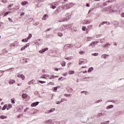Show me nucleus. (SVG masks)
<instances>
[{"label": "nucleus", "mask_w": 124, "mask_h": 124, "mask_svg": "<svg viewBox=\"0 0 124 124\" xmlns=\"http://www.w3.org/2000/svg\"><path fill=\"white\" fill-rule=\"evenodd\" d=\"M7 104H5L3 108H2V110L4 111V110H5L6 109H7Z\"/></svg>", "instance_id": "obj_15"}, {"label": "nucleus", "mask_w": 124, "mask_h": 124, "mask_svg": "<svg viewBox=\"0 0 124 124\" xmlns=\"http://www.w3.org/2000/svg\"><path fill=\"white\" fill-rule=\"evenodd\" d=\"M2 2L3 3H6V2H7V0H2Z\"/></svg>", "instance_id": "obj_37"}, {"label": "nucleus", "mask_w": 124, "mask_h": 124, "mask_svg": "<svg viewBox=\"0 0 124 124\" xmlns=\"http://www.w3.org/2000/svg\"><path fill=\"white\" fill-rule=\"evenodd\" d=\"M79 54H80V55H84V54H85V51H79Z\"/></svg>", "instance_id": "obj_30"}, {"label": "nucleus", "mask_w": 124, "mask_h": 124, "mask_svg": "<svg viewBox=\"0 0 124 124\" xmlns=\"http://www.w3.org/2000/svg\"><path fill=\"white\" fill-rule=\"evenodd\" d=\"M11 103H13V104H15V98H13L11 99Z\"/></svg>", "instance_id": "obj_23"}, {"label": "nucleus", "mask_w": 124, "mask_h": 124, "mask_svg": "<svg viewBox=\"0 0 124 124\" xmlns=\"http://www.w3.org/2000/svg\"><path fill=\"white\" fill-rule=\"evenodd\" d=\"M88 93V92H87L86 91H82L81 92V93Z\"/></svg>", "instance_id": "obj_46"}, {"label": "nucleus", "mask_w": 124, "mask_h": 124, "mask_svg": "<svg viewBox=\"0 0 124 124\" xmlns=\"http://www.w3.org/2000/svg\"><path fill=\"white\" fill-rule=\"evenodd\" d=\"M86 33H89V31H88V29L86 30Z\"/></svg>", "instance_id": "obj_57"}, {"label": "nucleus", "mask_w": 124, "mask_h": 124, "mask_svg": "<svg viewBox=\"0 0 124 124\" xmlns=\"http://www.w3.org/2000/svg\"><path fill=\"white\" fill-rule=\"evenodd\" d=\"M55 108H52L49 110V112L51 113L52 112H54L55 111Z\"/></svg>", "instance_id": "obj_31"}, {"label": "nucleus", "mask_w": 124, "mask_h": 124, "mask_svg": "<svg viewBox=\"0 0 124 124\" xmlns=\"http://www.w3.org/2000/svg\"><path fill=\"white\" fill-rule=\"evenodd\" d=\"M97 43H98L97 42H93L91 44V45H94H94L97 44Z\"/></svg>", "instance_id": "obj_29"}, {"label": "nucleus", "mask_w": 124, "mask_h": 124, "mask_svg": "<svg viewBox=\"0 0 124 124\" xmlns=\"http://www.w3.org/2000/svg\"><path fill=\"white\" fill-rule=\"evenodd\" d=\"M93 67H91V68H90L89 69H88V72H92V71H93Z\"/></svg>", "instance_id": "obj_22"}, {"label": "nucleus", "mask_w": 124, "mask_h": 124, "mask_svg": "<svg viewBox=\"0 0 124 124\" xmlns=\"http://www.w3.org/2000/svg\"><path fill=\"white\" fill-rule=\"evenodd\" d=\"M39 83H40V84H44V83H46V81L39 80Z\"/></svg>", "instance_id": "obj_32"}, {"label": "nucleus", "mask_w": 124, "mask_h": 124, "mask_svg": "<svg viewBox=\"0 0 124 124\" xmlns=\"http://www.w3.org/2000/svg\"><path fill=\"white\" fill-rule=\"evenodd\" d=\"M74 73H75V72L74 71H69L68 72V74L70 75L74 74Z\"/></svg>", "instance_id": "obj_24"}, {"label": "nucleus", "mask_w": 124, "mask_h": 124, "mask_svg": "<svg viewBox=\"0 0 124 124\" xmlns=\"http://www.w3.org/2000/svg\"><path fill=\"white\" fill-rule=\"evenodd\" d=\"M58 36L62 37V36L63 34H62V33H60V32H59V33H58Z\"/></svg>", "instance_id": "obj_35"}, {"label": "nucleus", "mask_w": 124, "mask_h": 124, "mask_svg": "<svg viewBox=\"0 0 124 124\" xmlns=\"http://www.w3.org/2000/svg\"><path fill=\"white\" fill-rule=\"evenodd\" d=\"M22 98H24V99H26L27 97H28V94L27 93H23L22 95Z\"/></svg>", "instance_id": "obj_10"}, {"label": "nucleus", "mask_w": 124, "mask_h": 124, "mask_svg": "<svg viewBox=\"0 0 124 124\" xmlns=\"http://www.w3.org/2000/svg\"><path fill=\"white\" fill-rule=\"evenodd\" d=\"M87 67L86 66H82V68H86Z\"/></svg>", "instance_id": "obj_61"}, {"label": "nucleus", "mask_w": 124, "mask_h": 124, "mask_svg": "<svg viewBox=\"0 0 124 124\" xmlns=\"http://www.w3.org/2000/svg\"><path fill=\"white\" fill-rule=\"evenodd\" d=\"M0 119L1 120H4V119H7V116L1 115L0 116Z\"/></svg>", "instance_id": "obj_12"}, {"label": "nucleus", "mask_w": 124, "mask_h": 124, "mask_svg": "<svg viewBox=\"0 0 124 124\" xmlns=\"http://www.w3.org/2000/svg\"><path fill=\"white\" fill-rule=\"evenodd\" d=\"M107 25H110V22H107Z\"/></svg>", "instance_id": "obj_59"}, {"label": "nucleus", "mask_w": 124, "mask_h": 124, "mask_svg": "<svg viewBox=\"0 0 124 124\" xmlns=\"http://www.w3.org/2000/svg\"><path fill=\"white\" fill-rule=\"evenodd\" d=\"M98 55V53H93L92 56H94L95 57L97 56Z\"/></svg>", "instance_id": "obj_36"}, {"label": "nucleus", "mask_w": 124, "mask_h": 124, "mask_svg": "<svg viewBox=\"0 0 124 124\" xmlns=\"http://www.w3.org/2000/svg\"><path fill=\"white\" fill-rule=\"evenodd\" d=\"M29 2L28 1H23L21 3V5H26V4H28Z\"/></svg>", "instance_id": "obj_19"}, {"label": "nucleus", "mask_w": 124, "mask_h": 124, "mask_svg": "<svg viewBox=\"0 0 124 124\" xmlns=\"http://www.w3.org/2000/svg\"><path fill=\"white\" fill-rule=\"evenodd\" d=\"M17 77L18 78H21L22 80H25V76L23 74H18Z\"/></svg>", "instance_id": "obj_6"}, {"label": "nucleus", "mask_w": 124, "mask_h": 124, "mask_svg": "<svg viewBox=\"0 0 124 124\" xmlns=\"http://www.w3.org/2000/svg\"><path fill=\"white\" fill-rule=\"evenodd\" d=\"M49 16L48 15H45L44 17L42 18V20H46L47 18H48Z\"/></svg>", "instance_id": "obj_16"}, {"label": "nucleus", "mask_w": 124, "mask_h": 124, "mask_svg": "<svg viewBox=\"0 0 124 124\" xmlns=\"http://www.w3.org/2000/svg\"><path fill=\"white\" fill-rule=\"evenodd\" d=\"M121 16L122 17H124V13L121 14Z\"/></svg>", "instance_id": "obj_52"}, {"label": "nucleus", "mask_w": 124, "mask_h": 124, "mask_svg": "<svg viewBox=\"0 0 124 124\" xmlns=\"http://www.w3.org/2000/svg\"><path fill=\"white\" fill-rule=\"evenodd\" d=\"M71 7V5L70 4H67L65 5H63L62 7V9H69Z\"/></svg>", "instance_id": "obj_2"}, {"label": "nucleus", "mask_w": 124, "mask_h": 124, "mask_svg": "<svg viewBox=\"0 0 124 124\" xmlns=\"http://www.w3.org/2000/svg\"><path fill=\"white\" fill-rule=\"evenodd\" d=\"M46 51H48V48L47 47H46L40 50L39 53H40L41 54H43V53H44L45 52H46Z\"/></svg>", "instance_id": "obj_7"}, {"label": "nucleus", "mask_w": 124, "mask_h": 124, "mask_svg": "<svg viewBox=\"0 0 124 124\" xmlns=\"http://www.w3.org/2000/svg\"><path fill=\"white\" fill-rule=\"evenodd\" d=\"M42 72H45V69L43 70Z\"/></svg>", "instance_id": "obj_62"}, {"label": "nucleus", "mask_w": 124, "mask_h": 124, "mask_svg": "<svg viewBox=\"0 0 124 124\" xmlns=\"http://www.w3.org/2000/svg\"><path fill=\"white\" fill-rule=\"evenodd\" d=\"M70 16H68V17H66V18H62L59 20V22H65V21H67V20H69L70 19Z\"/></svg>", "instance_id": "obj_3"}, {"label": "nucleus", "mask_w": 124, "mask_h": 124, "mask_svg": "<svg viewBox=\"0 0 124 124\" xmlns=\"http://www.w3.org/2000/svg\"><path fill=\"white\" fill-rule=\"evenodd\" d=\"M67 0H60V2L62 3V4H65V3H67Z\"/></svg>", "instance_id": "obj_11"}, {"label": "nucleus", "mask_w": 124, "mask_h": 124, "mask_svg": "<svg viewBox=\"0 0 124 124\" xmlns=\"http://www.w3.org/2000/svg\"><path fill=\"white\" fill-rule=\"evenodd\" d=\"M64 96H70V94H64Z\"/></svg>", "instance_id": "obj_43"}, {"label": "nucleus", "mask_w": 124, "mask_h": 124, "mask_svg": "<svg viewBox=\"0 0 124 124\" xmlns=\"http://www.w3.org/2000/svg\"><path fill=\"white\" fill-rule=\"evenodd\" d=\"M108 46H110V44L109 43H107L105 46H104V48H106L108 47Z\"/></svg>", "instance_id": "obj_28"}, {"label": "nucleus", "mask_w": 124, "mask_h": 124, "mask_svg": "<svg viewBox=\"0 0 124 124\" xmlns=\"http://www.w3.org/2000/svg\"><path fill=\"white\" fill-rule=\"evenodd\" d=\"M39 104V102H36L35 103H33L31 104V107H35L36 106H37V105Z\"/></svg>", "instance_id": "obj_9"}, {"label": "nucleus", "mask_w": 124, "mask_h": 124, "mask_svg": "<svg viewBox=\"0 0 124 124\" xmlns=\"http://www.w3.org/2000/svg\"><path fill=\"white\" fill-rule=\"evenodd\" d=\"M8 12H6L5 14H4V16H7V15H8Z\"/></svg>", "instance_id": "obj_42"}, {"label": "nucleus", "mask_w": 124, "mask_h": 124, "mask_svg": "<svg viewBox=\"0 0 124 124\" xmlns=\"http://www.w3.org/2000/svg\"><path fill=\"white\" fill-rule=\"evenodd\" d=\"M71 47H73L72 45H66L64 46V48L65 49H69V48H71Z\"/></svg>", "instance_id": "obj_8"}, {"label": "nucleus", "mask_w": 124, "mask_h": 124, "mask_svg": "<svg viewBox=\"0 0 124 124\" xmlns=\"http://www.w3.org/2000/svg\"><path fill=\"white\" fill-rule=\"evenodd\" d=\"M41 79H46V75H43L41 76Z\"/></svg>", "instance_id": "obj_25"}, {"label": "nucleus", "mask_w": 124, "mask_h": 124, "mask_svg": "<svg viewBox=\"0 0 124 124\" xmlns=\"http://www.w3.org/2000/svg\"><path fill=\"white\" fill-rule=\"evenodd\" d=\"M21 84H17V86H21Z\"/></svg>", "instance_id": "obj_63"}, {"label": "nucleus", "mask_w": 124, "mask_h": 124, "mask_svg": "<svg viewBox=\"0 0 124 124\" xmlns=\"http://www.w3.org/2000/svg\"><path fill=\"white\" fill-rule=\"evenodd\" d=\"M83 73H87V71H84L83 72Z\"/></svg>", "instance_id": "obj_58"}, {"label": "nucleus", "mask_w": 124, "mask_h": 124, "mask_svg": "<svg viewBox=\"0 0 124 124\" xmlns=\"http://www.w3.org/2000/svg\"><path fill=\"white\" fill-rule=\"evenodd\" d=\"M49 85H52V86H54V85H55V83L53 82H50Z\"/></svg>", "instance_id": "obj_39"}, {"label": "nucleus", "mask_w": 124, "mask_h": 124, "mask_svg": "<svg viewBox=\"0 0 124 124\" xmlns=\"http://www.w3.org/2000/svg\"><path fill=\"white\" fill-rule=\"evenodd\" d=\"M67 73H65L63 74V76H67Z\"/></svg>", "instance_id": "obj_47"}, {"label": "nucleus", "mask_w": 124, "mask_h": 124, "mask_svg": "<svg viewBox=\"0 0 124 124\" xmlns=\"http://www.w3.org/2000/svg\"><path fill=\"white\" fill-rule=\"evenodd\" d=\"M11 108H12V105L11 104H9L7 106V110H9Z\"/></svg>", "instance_id": "obj_17"}, {"label": "nucleus", "mask_w": 124, "mask_h": 124, "mask_svg": "<svg viewBox=\"0 0 124 124\" xmlns=\"http://www.w3.org/2000/svg\"><path fill=\"white\" fill-rule=\"evenodd\" d=\"M54 92H57V90H58V87H54Z\"/></svg>", "instance_id": "obj_40"}, {"label": "nucleus", "mask_w": 124, "mask_h": 124, "mask_svg": "<svg viewBox=\"0 0 124 124\" xmlns=\"http://www.w3.org/2000/svg\"><path fill=\"white\" fill-rule=\"evenodd\" d=\"M54 70H55L56 71H59V69H58V68H54Z\"/></svg>", "instance_id": "obj_53"}, {"label": "nucleus", "mask_w": 124, "mask_h": 124, "mask_svg": "<svg viewBox=\"0 0 124 124\" xmlns=\"http://www.w3.org/2000/svg\"><path fill=\"white\" fill-rule=\"evenodd\" d=\"M58 76H55L54 75H53L51 77H49L48 79H54V78H58Z\"/></svg>", "instance_id": "obj_14"}, {"label": "nucleus", "mask_w": 124, "mask_h": 124, "mask_svg": "<svg viewBox=\"0 0 124 124\" xmlns=\"http://www.w3.org/2000/svg\"><path fill=\"white\" fill-rule=\"evenodd\" d=\"M65 63L66 62L64 61H62L61 62V64L62 66H65Z\"/></svg>", "instance_id": "obj_18"}, {"label": "nucleus", "mask_w": 124, "mask_h": 124, "mask_svg": "<svg viewBox=\"0 0 124 124\" xmlns=\"http://www.w3.org/2000/svg\"><path fill=\"white\" fill-rule=\"evenodd\" d=\"M108 107H109V108H113V107H114V106L112 105H110L109 106H108Z\"/></svg>", "instance_id": "obj_44"}, {"label": "nucleus", "mask_w": 124, "mask_h": 124, "mask_svg": "<svg viewBox=\"0 0 124 124\" xmlns=\"http://www.w3.org/2000/svg\"><path fill=\"white\" fill-rule=\"evenodd\" d=\"M31 36H32L31 34H29L28 39H30V38H31Z\"/></svg>", "instance_id": "obj_38"}, {"label": "nucleus", "mask_w": 124, "mask_h": 124, "mask_svg": "<svg viewBox=\"0 0 124 124\" xmlns=\"http://www.w3.org/2000/svg\"><path fill=\"white\" fill-rule=\"evenodd\" d=\"M86 6H87V7H90V4L89 3H87Z\"/></svg>", "instance_id": "obj_51"}, {"label": "nucleus", "mask_w": 124, "mask_h": 124, "mask_svg": "<svg viewBox=\"0 0 124 124\" xmlns=\"http://www.w3.org/2000/svg\"><path fill=\"white\" fill-rule=\"evenodd\" d=\"M2 24V22H0V27H1V24Z\"/></svg>", "instance_id": "obj_60"}, {"label": "nucleus", "mask_w": 124, "mask_h": 124, "mask_svg": "<svg viewBox=\"0 0 124 124\" xmlns=\"http://www.w3.org/2000/svg\"><path fill=\"white\" fill-rule=\"evenodd\" d=\"M83 24L84 25H86V24H90V22L89 21H88V20H85L83 22Z\"/></svg>", "instance_id": "obj_21"}, {"label": "nucleus", "mask_w": 124, "mask_h": 124, "mask_svg": "<svg viewBox=\"0 0 124 124\" xmlns=\"http://www.w3.org/2000/svg\"><path fill=\"white\" fill-rule=\"evenodd\" d=\"M12 6H13V4H10L9 5V7H11Z\"/></svg>", "instance_id": "obj_48"}, {"label": "nucleus", "mask_w": 124, "mask_h": 124, "mask_svg": "<svg viewBox=\"0 0 124 124\" xmlns=\"http://www.w3.org/2000/svg\"><path fill=\"white\" fill-rule=\"evenodd\" d=\"M20 15H21V16H24V15H25V13H24V12H22V13H21L20 14Z\"/></svg>", "instance_id": "obj_45"}, {"label": "nucleus", "mask_w": 124, "mask_h": 124, "mask_svg": "<svg viewBox=\"0 0 124 124\" xmlns=\"http://www.w3.org/2000/svg\"><path fill=\"white\" fill-rule=\"evenodd\" d=\"M102 102V100L100 99L97 101V103H99V102Z\"/></svg>", "instance_id": "obj_49"}, {"label": "nucleus", "mask_w": 124, "mask_h": 124, "mask_svg": "<svg viewBox=\"0 0 124 124\" xmlns=\"http://www.w3.org/2000/svg\"><path fill=\"white\" fill-rule=\"evenodd\" d=\"M8 20H9V21H10V22H13V20H12V19H11V18H10V17H9V18H8Z\"/></svg>", "instance_id": "obj_41"}, {"label": "nucleus", "mask_w": 124, "mask_h": 124, "mask_svg": "<svg viewBox=\"0 0 124 124\" xmlns=\"http://www.w3.org/2000/svg\"><path fill=\"white\" fill-rule=\"evenodd\" d=\"M50 4V8H52V9H55V8H57V5H59V3L58 2H55Z\"/></svg>", "instance_id": "obj_1"}, {"label": "nucleus", "mask_w": 124, "mask_h": 124, "mask_svg": "<svg viewBox=\"0 0 124 124\" xmlns=\"http://www.w3.org/2000/svg\"><path fill=\"white\" fill-rule=\"evenodd\" d=\"M111 7L112 11H116L115 10H114V9H113V7Z\"/></svg>", "instance_id": "obj_55"}, {"label": "nucleus", "mask_w": 124, "mask_h": 124, "mask_svg": "<svg viewBox=\"0 0 124 124\" xmlns=\"http://www.w3.org/2000/svg\"><path fill=\"white\" fill-rule=\"evenodd\" d=\"M46 77H48V79H49V77H50V76H49V75H46Z\"/></svg>", "instance_id": "obj_54"}, {"label": "nucleus", "mask_w": 124, "mask_h": 124, "mask_svg": "<svg viewBox=\"0 0 124 124\" xmlns=\"http://www.w3.org/2000/svg\"><path fill=\"white\" fill-rule=\"evenodd\" d=\"M82 63H87V60L83 59H80L79 64H82Z\"/></svg>", "instance_id": "obj_4"}, {"label": "nucleus", "mask_w": 124, "mask_h": 124, "mask_svg": "<svg viewBox=\"0 0 124 124\" xmlns=\"http://www.w3.org/2000/svg\"><path fill=\"white\" fill-rule=\"evenodd\" d=\"M62 102V99L61 100V102H58V103H57V104H60V103H61Z\"/></svg>", "instance_id": "obj_50"}, {"label": "nucleus", "mask_w": 124, "mask_h": 124, "mask_svg": "<svg viewBox=\"0 0 124 124\" xmlns=\"http://www.w3.org/2000/svg\"><path fill=\"white\" fill-rule=\"evenodd\" d=\"M29 46H30V44L28 43L25 46H24L23 47H22L21 49L20 50L21 51H24V50H25V49H27V48H28V47H29Z\"/></svg>", "instance_id": "obj_5"}, {"label": "nucleus", "mask_w": 124, "mask_h": 124, "mask_svg": "<svg viewBox=\"0 0 124 124\" xmlns=\"http://www.w3.org/2000/svg\"><path fill=\"white\" fill-rule=\"evenodd\" d=\"M15 83V80H14L10 79L9 81V84H10V85H12V84H14Z\"/></svg>", "instance_id": "obj_13"}, {"label": "nucleus", "mask_w": 124, "mask_h": 124, "mask_svg": "<svg viewBox=\"0 0 124 124\" xmlns=\"http://www.w3.org/2000/svg\"><path fill=\"white\" fill-rule=\"evenodd\" d=\"M104 24H107V21H104L103 22H102L101 23H100L99 25V27H101V26H103V25Z\"/></svg>", "instance_id": "obj_20"}, {"label": "nucleus", "mask_w": 124, "mask_h": 124, "mask_svg": "<svg viewBox=\"0 0 124 124\" xmlns=\"http://www.w3.org/2000/svg\"><path fill=\"white\" fill-rule=\"evenodd\" d=\"M108 55L104 54L102 55V58H103L104 59H106L107 57H108Z\"/></svg>", "instance_id": "obj_26"}, {"label": "nucleus", "mask_w": 124, "mask_h": 124, "mask_svg": "<svg viewBox=\"0 0 124 124\" xmlns=\"http://www.w3.org/2000/svg\"><path fill=\"white\" fill-rule=\"evenodd\" d=\"M39 1H41V2H43L44 0H38Z\"/></svg>", "instance_id": "obj_56"}, {"label": "nucleus", "mask_w": 124, "mask_h": 124, "mask_svg": "<svg viewBox=\"0 0 124 124\" xmlns=\"http://www.w3.org/2000/svg\"><path fill=\"white\" fill-rule=\"evenodd\" d=\"M30 109L29 108H26L24 110V112H25V113H26V112H27L28 111V110Z\"/></svg>", "instance_id": "obj_34"}, {"label": "nucleus", "mask_w": 124, "mask_h": 124, "mask_svg": "<svg viewBox=\"0 0 124 124\" xmlns=\"http://www.w3.org/2000/svg\"><path fill=\"white\" fill-rule=\"evenodd\" d=\"M50 30H51V28L47 29V31H50Z\"/></svg>", "instance_id": "obj_64"}, {"label": "nucleus", "mask_w": 124, "mask_h": 124, "mask_svg": "<svg viewBox=\"0 0 124 124\" xmlns=\"http://www.w3.org/2000/svg\"><path fill=\"white\" fill-rule=\"evenodd\" d=\"M28 40H29V39H23L22 40V42H28Z\"/></svg>", "instance_id": "obj_27"}, {"label": "nucleus", "mask_w": 124, "mask_h": 124, "mask_svg": "<svg viewBox=\"0 0 124 124\" xmlns=\"http://www.w3.org/2000/svg\"><path fill=\"white\" fill-rule=\"evenodd\" d=\"M86 29H87V27H86V26H82V31H86Z\"/></svg>", "instance_id": "obj_33"}]
</instances>
